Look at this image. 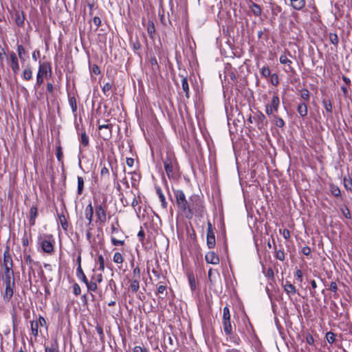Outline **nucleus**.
Returning a JSON list of instances; mask_svg holds the SVG:
<instances>
[{"label":"nucleus","mask_w":352,"mask_h":352,"mask_svg":"<svg viewBox=\"0 0 352 352\" xmlns=\"http://www.w3.org/2000/svg\"><path fill=\"white\" fill-rule=\"evenodd\" d=\"M156 192H157V194L159 197V199L160 200L162 207L164 209H166L168 203L166 201V198H165L164 195L163 194L162 190L160 187H158L156 188Z\"/></svg>","instance_id":"19"},{"label":"nucleus","mask_w":352,"mask_h":352,"mask_svg":"<svg viewBox=\"0 0 352 352\" xmlns=\"http://www.w3.org/2000/svg\"><path fill=\"white\" fill-rule=\"evenodd\" d=\"M95 214L96 223H100V224H104L107 221V212L106 209L103 207V206L100 204H96L95 206Z\"/></svg>","instance_id":"6"},{"label":"nucleus","mask_w":352,"mask_h":352,"mask_svg":"<svg viewBox=\"0 0 352 352\" xmlns=\"http://www.w3.org/2000/svg\"><path fill=\"white\" fill-rule=\"evenodd\" d=\"M4 282L5 283H12V280L14 279V272L12 269V267H8L6 266L4 268Z\"/></svg>","instance_id":"14"},{"label":"nucleus","mask_w":352,"mask_h":352,"mask_svg":"<svg viewBox=\"0 0 352 352\" xmlns=\"http://www.w3.org/2000/svg\"><path fill=\"white\" fill-rule=\"evenodd\" d=\"M76 276L80 280H81L84 283H85L88 280L81 266H78L77 267Z\"/></svg>","instance_id":"27"},{"label":"nucleus","mask_w":352,"mask_h":352,"mask_svg":"<svg viewBox=\"0 0 352 352\" xmlns=\"http://www.w3.org/2000/svg\"><path fill=\"white\" fill-rule=\"evenodd\" d=\"M112 124H102L99 125L98 131L99 135L104 140H109L112 136Z\"/></svg>","instance_id":"8"},{"label":"nucleus","mask_w":352,"mask_h":352,"mask_svg":"<svg viewBox=\"0 0 352 352\" xmlns=\"http://www.w3.org/2000/svg\"><path fill=\"white\" fill-rule=\"evenodd\" d=\"M147 32L151 38H154V34L155 32V25L153 21H148L147 25Z\"/></svg>","instance_id":"32"},{"label":"nucleus","mask_w":352,"mask_h":352,"mask_svg":"<svg viewBox=\"0 0 352 352\" xmlns=\"http://www.w3.org/2000/svg\"><path fill=\"white\" fill-rule=\"evenodd\" d=\"M306 341L309 344H314V340L311 335L309 334L306 336Z\"/></svg>","instance_id":"63"},{"label":"nucleus","mask_w":352,"mask_h":352,"mask_svg":"<svg viewBox=\"0 0 352 352\" xmlns=\"http://www.w3.org/2000/svg\"><path fill=\"white\" fill-rule=\"evenodd\" d=\"M85 284L87 287V290L89 292H96L98 289V285L97 283H96V281L87 280Z\"/></svg>","instance_id":"35"},{"label":"nucleus","mask_w":352,"mask_h":352,"mask_svg":"<svg viewBox=\"0 0 352 352\" xmlns=\"http://www.w3.org/2000/svg\"><path fill=\"white\" fill-rule=\"evenodd\" d=\"M302 253L306 256H308L311 253V249L308 246H305L302 249Z\"/></svg>","instance_id":"61"},{"label":"nucleus","mask_w":352,"mask_h":352,"mask_svg":"<svg viewBox=\"0 0 352 352\" xmlns=\"http://www.w3.org/2000/svg\"><path fill=\"white\" fill-rule=\"evenodd\" d=\"M38 216V208L37 206H33L30 210V219L29 223L31 226L35 225L36 218Z\"/></svg>","instance_id":"15"},{"label":"nucleus","mask_w":352,"mask_h":352,"mask_svg":"<svg viewBox=\"0 0 352 352\" xmlns=\"http://www.w3.org/2000/svg\"><path fill=\"white\" fill-rule=\"evenodd\" d=\"M206 242L208 248L212 249L215 246L216 241L213 227L210 221L207 223Z\"/></svg>","instance_id":"7"},{"label":"nucleus","mask_w":352,"mask_h":352,"mask_svg":"<svg viewBox=\"0 0 352 352\" xmlns=\"http://www.w3.org/2000/svg\"><path fill=\"white\" fill-rule=\"evenodd\" d=\"M98 261L99 263V268H98V270L101 272H103L104 270V258H103L102 255H99L98 256Z\"/></svg>","instance_id":"44"},{"label":"nucleus","mask_w":352,"mask_h":352,"mask_svg":"<svg viewBox=\"0 0 352 352\" xmlns=\"http://www.w3.org/2000/svg\"><path fill=\"white\" fill-rule=\"evenodd\" d=\"M140 288V279L133 278L131 280L130 289L133 293H136Z\"/></svg>","instance_id":"28"},{"label":"nucleus","mask_w":352,"mask_h":352,"mask_svg":"<svg viewBox=\"0 0 352 352\" xmlns=\"http://www.w3.org/2000/svg\"><path fill=\"white\" fill-rule=\"evenodd\" d=\"M113 261L117 264H122L124 261V258L120 252H116L113 255Z\"/></svg>","instance_id":"38"},{"label":"nucleus","mask_w":352,"mask_h":352,"mask_svg":"<svg viewBox=\"0 0 352 352\" xmlns=\"http://www.w3.org/2000/svg\"><path fill=\"white\" fill-rule=\"evenodd\" d=\"M52 74V69L49 63H43L39 64L38 72L36 74V81L34 86V89L38 88L44 81V77L47 78Z\"/></svg>","instance_id":"2"},{"label":"nucleus","mask_w":352,"mask_h":352,"mask_svg":"<svg viewBox=\"0 0 352 352\" xmlns=\"http://www.w3.org/2000/svg\"><path fill=\"white\" fill-rule=\"evenodd\" d=\"M58 221L60 223L62 228L65 231L67 230L68 223H67V221L66 219L65 216L63 214H58Z\"/></svg>","instance_id":"31"},{"label":"nucleus","mask_w":352,"mask_h":352,"mask_svg":"<svg viewBox=\"0 0 352 352\" xmlns=\"http://www.w3.org/2000/svg\"><path fill=\"white\" fill-rule=\"evenodd\" d=\"M273 118H274V123H275L276 126H278L279 128H282V127L284 126L285 122H284V120L281 118H280V117H278V116H277L276 115H274Z\"/></svg>","instance_id":"40"},{"label":"nucleus","mask_w":352,"mask_h":352,"mask_svg":"<svg viewBox=\"0 0 352 352\" xmlns=\"http://www.w3.org/2000/svg\"><path fill=\"white\" fill-rule=\"evenodd\" d=\"M206 261L208 263L217 265L219 263L218 255L214 252H209L205 256Z\"/></svg>","instance_id":"13"},{"label":"nucleus","mask_w":352,"mask_h":352,"mask_svg":"<svg viewBox=\"0 0 352 352\" xmlns=\"http://www.w3.org/2000/svg\"><path fill=\"white\" fill-rule=\"evenodd\" d=\"M54 239L52 235H45L40 239V244L43 251L47 254H52L54 252Z\"/></svg>","instance_id":"4"},{"label":"nucleus","mask_w":352,"mask_h":352,"mask_svg":"<svg viewBox=\"0 0 352 352\" xmlns=\"http://www.w3.org/2000/svg\"><path fill=\"white\" fill-rule=\"evenodd\" d=\"M223 331L227 336H230L232 333V327L230 321V312L229 308L226 306L223 310Z\"/></svg>","instance_id":"3"},{"label":"nucleus","mask_w":352,"mask_h":352,"mask_svg":"<svg viewBox=\"0 0 352 352\" xmlns=\"http://www.w3.org/2000/svg\"><path fill=\"white\" fill-rule=\"evenodd\" d=\"M94 211V207L91 203H89L85 209V216L86 219L88 221L87 226L89 227L91 225L93 221Z\"/></svg>","instance_id":"12"},{"label":"nucleus","mask_w":352,"mask_h":352,"mask_svg":"<svg viewBox=\"0 0 352 352\" xmlns=\"http://www.w3.org/2000/svg\"><path fill=\"white\" fill-rule=\"evenodd\" d=\"M300 97L305 102L309 100V91L307 89H303L300 91Z\"/></svg>","instance_id":"41"},{"label":"nucleus","mask_w":352,"mask_h":352,"mask_svg":"<svg viewBox=\"0 0 352 352\" xmlns=\"http://www.w3.org/2000/svg\"><path fill=\"white\" fill-rule=\"evenodd\" d=\"M68 100L69 106L71 107L72 113L74 116L76 114L77 111V104H76V99L75 96H72L69 94L68 95Z\"/></svg>","instance_id":"23"},{"label":"nucleus","mask_w":352,"mask_h":352,"mask_svg":"<svg viewBox=\"0 0 352 352\" xmlns=\"http://www.w3.org/2000/svg\"><path fill=\"white\" fill-rule=\"evenodd\" d=\"M144 236H145V234H144V230L141 228V229H140V231L138 232V238H139V241H140V242H142H142L144 241Z\"/></svg>","instance_id":"59"},{"label":"nucleus","mask_w":352,"mask_h":352,"mask_svg":"<svg viewBox=\"0 0 352 352\" xmlns=\"http://www.w3.org/2000/svg\"><path fill=\"white\" fill-rule=\"evenodd\" d=\"M73 292H74V294L75 296L80 295V294L81 292V289H80V286H79V285L78 283H74L73 285Z\"/></svg>","instance_id":"54"},{"label":"nucleus","mask_w":352,"mask_h":352,"mask_svg":"<svg viewBox=\"0 0 352 352\" xmlns=\"http://www.w3.org/2000/svg\"><path fill=\"white\" fill-rule=\"evenodd\" d=\"M93 23L97 28H98L101 24V20L98 16H94L93 18Z\"/></svg>","instance_id":"60"},{"label":"nucleus","mask_w":352,"mask_h":352,"mask_svg":"<svg viewBox=\"0 0 352 352\" xmlns=\"http://www.w3.org/2000/svg\"><path fill=\"white\" fill-rule=\"evenodd\" d=\"M6 266L12 267V260L8 251L3 253V268H5Z\"/></svg>","instance_id":"24"},{"label":"nucleus","mask_w":352,"mask_h":352,"mask_svg":"<svg viewBox=\"0 0 352 352\" xmlns=\"http://www.w3.org/2000/svg\"><path fill=\"white\" fill-rule=\"evenodd\" d=\"M30 327L32 334L34 337H37L38 335V322H37V320H32L30 322Z\"/></svg>","instance_id":"29"},{"label":"nucleus","mask_w":352,"mask_h":352,"mask_svg":"<svg viewBox=\"0 0 352 352\" xmlns=\"http://www.w3.org/2000/svg\"><path fill=\"white\" fill-rule=\"evenodd\" d=\"M133 278H138L140 279V269L139 267H135L133 268Z\"/></svg>","instance_id":"52"},{"label":"nucleus","mask_w":352,"mask_h":352,"mask_svg":"<svg viewBox=\"0 0 352 352\" xmlns=\"http://www.w3.org/2000/svg\"><path fill=\"white\" fill-rule=\"evenodd\" d=\"M10 59V67L14 74H17L20 69L19 63L16 54L11 52L9 54Z\"/></svg>","instance_id":"11"},{"label":"nucleus","mask_w":352,"mask_h":352,"mask_svg":"<svg viewBox=\"0 0 352 352\" xmlns=\"http://www.w3.org/2000/svg\"><path fill=\"white\" fill-rule=\"evenodd\" d=\"M329 190L331 191V193L336 197H341V191L339 188V187L334 184H329Z\"/></svg>","instance_id":"25"},{"label":"nucleus","mask_w":352,"mask_h":352,"mask_svg":"<svg viewBox=\"0 0 352 352\" xmlns=\"http://www.w3.org/2000/svg\"><path fill=\"white\" fill-rule=\"evenodd\" d=\"M111 243L116 246L123 245L124 244V240L117 239L116 237H114L113 236L111 237Z\"/></svg>","instance_id":"46"},{"label":"nucleus","mask_w":352,"mask_h":352,"mask_svg":"<svg viewBox=\"0 0 352 352\" xmlns=\"http://www.w3.org/2000/svg\"><path fill=\"white\" fill-rule=\"evenodd\" d=\"M276 258L279 261H283L285 259V254L282 250H278L276 252Z\"/></svg>","instance_id":"56"},{"label":"nucleus","mask_w":352,"mask_h":352,"mask_svg":"<svg viewBox=\"0 0 352 352\" xmlns=\"http://www.w3.org/2000/svg\"><path fill=\"white\" fill-rule=\"evenodd\" d=\"M24 261L25 263L32 267V264L33 263V260L32 259L30 255H26L24 256Z\"/></svg>","instance_id":"58"},{"label":"nucleus","mask_w":352,"mask_h":352,"mask_svg":"<svg viewBox=\"0 0 352 352\" xmlns=\"http://www.w3.org/2000/svg\"><path fill=\"white\" fill-rule=\"evenodd\" d=\"M280 105L279 98L277 95H274L270 102L265 104V113L268 116H274L278 112Z\"/></svg>","instance_id":"5"},{"label":"nucleus","mask_w":352,"mask_h":352,"mask_svg":"<svg viewBox=\"0 0 352 352\" xmlns=\"http://www.w3.org/2000/svg\"><path fill=\"white\" fill-rule=\"evenodd\" d=\"M22 77L25 80H30L32 78V70L30 65H27L23 71Z\"/></svg>","instance_id":"20"},{"label":"nucleus","mask_w":352,"mask_h":352,"mask_svg":"<svg viewBox=\"0 0 352 352\" xmlns=\"http://www.w3.org/2000/svg\"><path fill=\"white\" fill-rule=\"evenodd\" d=\"M188 280H189V284H190V289L192 290H195L196 289V283H195V278L193 276H188Z\"/></svg>","instance_id":"53"},{"label":"nucleus","mask_w":352,"mask_h":352,"mask_svg":"<svg viewBox=\"0 0 352 352\" xmlns=\"http://www.w3.org/2000/svg\"><path fill=\"white\" fill-rule=\"evenodd\" d=\"M103 276L102 273L94 275L91 277L92 281H96V283H100L102 281Z\"/></svg>","instance_id":"48"},{"label":"nucleus","mask_w":352,"mask_h":352,"mask_svg":"<svg viewBox=\"0 0 352 352\" xmlns=\"http://www.w3.org/2000/svg\"><path fill=\"white\" fill-rule=\"evenodd\" d=\"M325 337H326L327 342L330 344L333 343L336 340V335L333 332H331V331L327 332L326 333Z\"/></svg>","instance_id":"43"},{"label":"nucleus","mask_w":352,"mask_h":352,"mask_svg":"<svg viewBox=\"0 0 352 352\" xmlns=\"http://www.w3.org/2000/svg\"><path fill=\"white\" fill-rule=\"evenodd\" d=\"M280 63L281 64L285 65L287 66L288 69H285L286 72H292L293 68L292 67V60H289L286 55L282 54L279 58Z\"/></svg>","instance_id":"16"},{"label":"nucleus","mask_w":352,"mask_h":352,"mask_svg":"<svg viewBox=\"0 0 352 352\" xmlns=\"http://www.w3.org/2000/svg\"><path fill=\"white\" fill-rule=\"evenodd\" d=\"M329 289L333 292H336L337 291L338 286L336 282L331 283Z\"/></svg>","instance_id":"64"},{"label":"nucleus","mask_w":352,"mask_h":352,"mask_svg":"<svg viewBox=\"0 0 352 352\" xmlns=\"http://www.w3.org/2000/svg\"><path fill=\"white\" fill-rule=\"evenodd\" d=\"M329 40L334 45H337L338 43V37L336 34L331 33L329 34Z\"/></svg>","instance_id":"47"},{"label":"nucleus","mask_w":352,"mask_h":352,"mask_svg":"<svg viewBox=\"0 0 352 352\" xmlns=\"http://www.w3.org/2000/svg\"><path fill=\"white\" fill-rule=\"evenodd\" d=\"M56 157L58 162H62L63 160V151L60 146L56 148Z\"/></svg>","instance_id":"51"},{"label":"nucleus","mask_w":352,"mask_h":352,"mask_svg":"<svg viewBox=\"0 0 352 352\" xmlns=\"http://www.w3.org/2000/svg\"><path fill=\"white\" fill-rule=\"evenodd\" d=\"M80 145L84 147H86L89 145V137L87 135L85 131L82 132L80 138Z\"/></svg>","instance_id":"34"},{"label":"nucleus","mask_w":352,"mask_h":352,"mask_svg":"<svg viewBox=\"0 0 352 352\" xmlns=\"http://www.w3.org/2000/svg\"><path fill=\"white\" fill-rule=\"evenodd\" d=\"M78 188H77V194L80 195L82 194L84 189V179L82 177L78 176Z\"/></svg>","instance_id":"33"},{"label":"nucleus","mask_w":352,"mask_h":352,"mask_svg":"<svg viewBox=\"0 0 352 352\" xmlns=\"http://www.w3.org/2000/svg\"><path fill=\"white\" fill-rule=\"evenodd\" d=\"M343 183H344V188L347 190H351V191L352 190V179L351 177H344L343 179Z\"/></svg>","instance_id":"37"},{"label":"nucleus","mask_w":352,"mask_h":352,"mask_svg":"<svg viewBox=\"0 0 352 352\" xmlns=\"http://www.w3.org/2000/svg\"><path fill=\"white\" fill-rule=\"evenodd\" d=\"M182 88L186 94V97L189 98V85L186 77H182Z\"/></svg>","instance_id":"30"},{"label":"nucleus","mask_w":352,"mask_h":352,"mask_svg":"<svg viewBox=\"0 0 352 352\" xmlns=\"http://www.w3.org/2000/svg\"><path fill=\"white\" fill-rule=\"evenodd\" d=\"M112 88V83L111 82H107L105 83L102 89L104 93V94L107 95V93L109 92Z\"/></svg>","instance_id":"49"},{"label":"nucleus","mask_w":352,"mask_h":352,"mask_svg":"<svg viewBox=\"0 0 352 352\" xmlns=\"http://www.w3.org/2000/svg\"><path fill=\"white\" fill-rule=\"evenodd\" d=\"M254 15L258 16L261 14L262 10L259 5L256 3L252 2L249 6Z\"/></svg>","instance_id":"21"},{"label":"nucleus","mask_w":352,"mask_h":352,"mask_svg":"<svg viewBox=\"0 0 352 352\" xmlns=\"http://www.w3.org/2000/svg\"><path fill=\"white\" fill-rule=\"evenodd\" d=\"M322 105L327 113H331L333 111V107L331 102L329 100H323Z\"/></svg>","instance_id":"36"},{"label":"nucleus","mask_w":352,"mask_h":352,"mask_svg":"<svg viewBox=\"0 0 352 352\" xmlns=\"http://www.w3.org/2000/svg\"><path fill=\"white\" fill-rule=\"evenodd\" d=\"M166 285H160L157 287V294H163L164 293V292L166 291Z\"/></svg>","instance_id":"62"},{"label":"nucleus","mask_w":352,"mask_h":352,"mask_svg":"<svg viewBox=\"0 0 352 352\" xmlns=\"http://www.w3.org/2000/svg\"><path fill=\"white\" fill-rule=\"evenodd\" d=\"M25 15L23 12L17 11L15 13V22L16 24L19 27L24 25Z\"/></svg>","instance_id":"17"},{"label":"nucleus","mask_w":352,"mask_h":352,"mask_svg":"<svg viewBox=\"0 0 352 352\" xmlns=\"http://www.w3.org/2000/svg\"><path fill=\"white\" fill-rule=\"evenodd\" d=\"M297 111L301 117L306 116L307 114V106L305 102L300 103L298 106Z\"/></svg>","instance_id":"26"},{"label":"nucleus","mask_w":352,"mask_h":352,"mask_svg":"<svg viewBox=\"0 0 352 352\" xmlns=\"http://www.w3.org/2000/svg\"><path fill=\"white\" fill-rule=\"evenodd\" d=\"M100 176L102 177H107V179L109 177V169L106 166H103L100 170Z\"/></svg>","instance_id":"50"},{"label":"nucleus","mask_w":352,"mask_h":352,"mask_svg":"<svg viewBox=\"0 0 352 352\" xmlns=\"http://www.w3.org/2000/svg\"><path fill=\"white\" fill-rule=\"evenodd\" d=\"M342 214L347 219H351V214L348 207L344 206L341 209Z\"/></svg>","instance_id":"55"},{"label":"nucleus","mask_w":352,"mask_h":352,"mask_svg":"<svg viewBox=\"0 0 352 352\" xmlns=\"http://www.w3.org/2000/svg\"><path fill=\"white\" fill-rule=\"evenodd\" d=\"M164 166L168 178L173 177L175 175V173L170 157L168 156L166 157V159L164 160Z\"/></svg>","instance_id":"10"},{"label":"nucleus","mask_w":352,"mask_h":352,"mask_svg":"<svg viewBox=\"0 0 352 352\" xmlns=\"http://www.w3.org/2000/svg\"><path fill=\"white\" fill-rule=\"evenodd\" d=\"M45 352H60L58 344L56 343L53 344L51 345V346H45Z\"/></svg>","instance_id":"42"},{"label":"nucleus","mask_w":352,"mask_h":352,"mask_svg":"<svg viewBox=\"0 0 352 352\" xmlns=\"http://www.w3.org/2000/svg\"><path fill=\"white\" fill-rule=\"evenodd\" d=\"M5 284L6 288L3 297L6 302H9L13 296L14 287L15 285L14 280H12V283H7Z\"/></svg>","instance_id":"9"},{"label":"nucleus","mask_w":352,"mask_h":352,"mask_svg":"<svg viewBox=\"0 0 352 352\" xmlns=\"http://www.w3.org/2000/svg\"><path fill=\"white\" fill-rule=\"evenodd\" d=\"M17 52H18V55H19V58L22 61H25L24 55L25 54V48L23 47V45H17Z\"/></svg>","instance_id":"39"},{"label":"nucleus","mask_w":352,"mask_h":352,"mask_svg":"<svg viewBox=\"0 0 352 352\" xmlns=\"http://www.w3.org/2000/svg\"><path fill=\"white\" fill-rule=\"evenodd\" d=\"M173 193L178 208L184 213L186 218H192L193 214L202 215L204 211V206L198 195L191 196L190 200L188 201L183 190L173 189Z\"/></svg>","instance_id":"1"},{"label":"nucleus","mask_w":352,"mask_h":352,"mask_svg":"<svg viewBox=\"0 0 352 352\" xmlns=\"http://www.w3.org/2000/svg\"><path fill=\"white\" fill-rule=\"evenodd\" d=\"M291 6L296 10H301L305 6V0H290Z\"/></svg>","instance_id":"18"},{"label":"nucleus","mask_w":352,"mask_h":352,"mask_svg":"<svg viewBox=\"0 0 352 352\" xmlns=\"http://www.w3.org/2000/svg\"><path fill=\"white\" fill-rule=\"evenodd\" d=\"M284 290L289 295H292L296 294V289L294 285L291 284L289 282H286V283L283 285Z\"/></svg>","instance_id":"22"},{"label":"nucleus","mask_w":352,"mask_h":352,"mask_svg":"<svg viewBox=\"0 0 352 352\" xmlns=\"http://www.w3.org/2000/svg\"><path fill=\"white\" fill-rule=\"evenodd\" d=\"M37 322H38V327L39 326L44 327V326H46V324H47L45 319L42 316H39L38 320H37Z\"/></svg>","instance_id":"57"},{"label":"nucleus","mask_w":352,"mask_h":352,"mask_svg":"<svg viewBox=\"0 0 352 352\" xmlns=\"http://www.w3.org/2000/svg\"><path fill=\"white\" fill-rule=\"evenodd\" d=\"M270 74H271V72L268 67L263 66L261 69V74L262 76L267 78L270 75Z\"/></svg>","instance_id":"45"}]
</instances>
